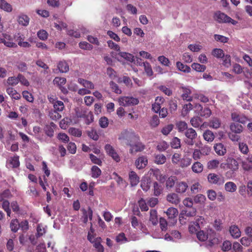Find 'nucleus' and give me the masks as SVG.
<instances>
[{"label": "nucleus", "instance_id": "44", "mask_svg": "<svg viewBox=\"0 0 252 252\" xmlns=\"http://www.w3.org/2000/svg\"><path fill=\"white\" fill-rule=\"evenodd\" d=\"M170 145L173 149L180 148L181 147V140L177 137H173L170 142Z\"/></svg>", "mask_w": 252, "mask_h": 252}, {"label": "nucleus", "instance_id": "36", "mask_svg": "<svg viewBox=\"0 0 252 252\" xmlns=\"http://www.w3.org/2000/svg\"><path fill=\"white\" fill-rule=\"evenodd\" d=\"M149 220L152 222L153 225H156L158 222V219L157 215V212L155 209H152L150 212Z\"/></svg>", "mask_w": 252, "mask_h": 252}, {"label": "nucleus", "instance_id": "45", "mask_svg": "<svg viewBox=\"0 0 252 252\" xmlns=\"http://www.w3.org/2000/svg\"><path fill=\"white\" fill-rule=\"evenodd\" d=\"M55 125L54 124L52 123L50 125H46L44 128L45 133L48 136L51 137L54 135V129L52 127Z\"/></svg>", "mask_w": 252, "mask_h": 252}, {"label": "nucleus", "instance_id": "3", "mask_svg": "<svg viewBox=\"0 0 252 252\" xmlns=\"http://www.w3.org/2000/svg\"><path fill=\"white\" fill-rule=\"evenodd\" d=\"M221 168L226 170L229 169L231 172L234 173L239 168V163L238 161L234 158L229 157L226 159V162L221 163L220 164Z\"/></svg>", "mask_w": 252, "mask_h": 252}, {"label": "nucleus", "instance_id": "25", "mask_svg": "<svg viewBox=\"0 0 252 252\" xmlns=\"http://www.w3.org/2000/svg\"><path fill=\"white\" fill-rule=\"evenodd\" d=\"M76 116L77 117L81 118V117H85V123L87 125L90 124L93 121L94 117L92 112H89L87 114H85L84 113L81 114L78 112H76Z\"/></svg>", "mask_w": 252, "mask_h": 252}, {"label": "nucleus", "instance_id": "52", "mask_svg": "<svg viewBox=\"0 0 252 252\" xmlns=\"http://www.w3.org/2000/svg\"><path fill=\"white\" fill-rule=\"evenodd\" d=\"M212 55L217 58H222L224 54L222 49L216 48L212 51Z\"/></svg>", "mask_w": 252, "mask_h": 252}, {"label": "nucleus", "instance_id": "38", "mask_svg": "<svg viewBox=\"0 0 252 252\" xmlns=\"http://www.w3.org/2000/svg\"><path fill=\"white\" fill-rule=\"evenodd\" d=\"M101 239L100 237H97L95 238V241L93 243L94 247L96 249L98 252H103L104 248L101 244Z\"/></svg>", "mask_w": 252, "mask_h": 252}, {"label": "nucleus", "instance_id": "22", "mask_svg": "<svg viewBox=\"0 0 252 252\" xmlns=\"http://www.w3.org/2000/svg\"><path fill=\"white\" fill-rule=\"evenodd\" d=\"M166 199L169 202L175 205L178 204L180 201L178 195L175 193L168 194Z\"/></svg>", "mask_w": 252, "mask_h": 252}, {"label": "nucleus", "instance_id": "24", "mask_svg": "<svg viewBox=\"0 0 252 252\" xmlns=\"http://www.w3.org/2000/svg\"><path fill=\"white\" fill-rule=\"evenodd\" d=\"M47 226L43 225L42 224H38L36 227V233L35 234V237L36 238H38L42 236L46 232Z\"/></svg>", "mask_w": 252, "mask_h": 252}, {"label": "nucleus", "instance_id": "61", "mask_svg": "<svg viewBox=\"0 0 252 252\" xmlns=\"http://www.w3.org/2000/svg\"><path fill=\"white\" fill-rule=\"evenodd\" d=\"M193 108V105L190 103L184 105L182 109V114L186 116Z\"/></svg>", "mask_w": 252, "mask_h": 252}, {"label": "nucleus", "instance_id": "40", "mask_svg": "<svg viewBox=\"0 0 252 252\" xmlns=\"http://www.w3.org/2000/svg\"><path fill=\"white\" fill-rule=\"evenodd\" d=\"M1 203L2 208L5 211L7 215L9 217L11 215V210L10 209V203L7 200H3Z\"/></svg>", "mask_w": 252, "mask_h": 252}, {"label": "nucleus", "instance_id": "58", "mask_svg": "<svg viewBox=\"0 0 252 252\" xmlns=\"http://www.w3.org/2000/svg\"><path fill=\"white\" fill-rule=\"evenodd\" d=\"M190 122L192 126L194 127H199L202 123L201 119L198 117L192 118Z\"/></svg>", "mask_w": 252, "mask_h": 252}, {"label": "nucleus", "instance_id": "37", "mask_svg": "<svg viewBox=\"0 0 252 252\" xmlns=\"http://www.w3.org/2000/svg\"><path fill=\"white\" fill-rule=\"evenodd\" d=\"M221 122L219 119L213 118L209 123V126L213 128L217 129L220 126Z\"/></svg>", "mask_w": 252, "mask_h": 252}, {"label": "nucleus", "instance_id": "57", "mask_svg": "<svg viewBox=\"0 0 252 252\" xmlns=\"http://www.w3.org/2000/svg\"><path fill=\"white\" fill-rule=\"evenodd\" d=\"M37 35L40 40L44 41L46 40L48 37V34L47 32L44 30H39L37 32Z\"/></svg>", "mask_w": 252, "mask_h": 252}, {"label": "nucleus", "instance_id": "7", "mask_svg": "<svg viewBox=\"0 0 252 252\" xmlns=\"http://www.w3.org/2000/svg\"><path fill=\"white\" fill-rule=\"evenodd\" d=\"M209 183L217 185H221L224 183V178L215 173H209L207 176Z\"/></svg>", "mask_w": 252, "mask_h": 252}, {"label": "nucleus", "instance_id": "49", "mask_svg": "<svg viewBox=\"0 0 252 252\" xmlns=\"http://www.w3.org/2000/svg\"><path fill=\"white\" fill-rule=\"evenodd\" d=\"M10 227L12 231L16 232L19 228V222L17 219H13L11 221Z\"/></svg>", "mask_w": 252, "mask_h": 252}, {"label": "nucleus", "instance_id": "2", "mask_svg": "<svg viewBox=\"0 0 252 252\" xmlns=\"http://www.w3.org/2000/svg\"><path fill=\"white\" fill-rule=\"evenodd\" d=\"M118 139L122 144L129 146L139 140V136L132 130H124L120 134Z\"/></svg>", "mask_w": 252, "mask_h": 252}, {"label": "nucleus", "instance_id": "17", "mask_svg": "<svg viewBox=\"0 0 252 252\" xmlns=\"http://www.w3.org/2000/svg\"><path fill=\"white\" fill-rule=\"evenodd\" d=\"M17 21L20 25L27 27L29 24L30 18L25 14H21L17 16Z\"/></svg>", "mask_w": 252, "mask_h": 252}, {"label": "nucleus", "instance_id": "26", "mask_svg": "<svg viewBox=\"0 0 252 252\" xmlns=\"http://www.w3.org/2000/svg\"><path fill=\"white\" fill-rule=\"evenodd\" d=\"M138 64L144 67V70L148 76H151L153 75V71L151 64L148 62L139 63Z\"/></svg>", "mask_w": 252, "mask_h": 252}, {"label": "nucleus", "instance_id": "64", "mask_svg": "<svg viewBox=\"0 0 252 252\" xmlns=\"http://www.w3.org/2000/svg\"><path fill=\"white\" fill-rule=\"evenodd\" d=\"M106 73L111 79L114 80L117 77L116 72L111 67L107 68Z\"/></svg>", "mask_w": 252, "mask_h": 252}, {"label": "nucleus", "instance_id": "34", "mask_svg": "<svg viewBox=\"0 0 252 252\" xmlns=\"http://www.w3.org/2000/svg\"><path fill=\"white\" fill-rule=\"evenodd\" d=\"M191 169L194 173H201L203 170V165L201 162L196 161L192 164Z\"/></svg>", "mask_w": 252, "mask_h": 252}, {"label": "nucleus", "instance_id": "32", "mask_svg": "<svg viewBox=\"0 0 252 252\" xmlns=\"http://www.w3.org/2000/svg\"><path fill=\"white\" fill-rule=\"evenodd\" d=\"M79 83L87 89H94V84L89 81L86 80L82 78H79L78 80Z\"/></svg>", "mask_w": 252, "mask_h": 252}, {"label": "nucleus", "instance_id": "62", "mask_svg": "<svg viewBox=\"0 0 252 252\" xmlns=\"http://www.w3.org/2000/svg\"><path fill=\"white\" fill-rule=\"evenodd\" d=\"M173 125L172 124L168 125L162 128L161 133L164 135H167L173 129Z\"/></svg>", "mask_w": 252, "mask_h": 252}, {"label": "nucleus", "instance_id": "29", "mask_svg": "<svg viewBox=\"0 0 252 252\" xmlns=\"http://www.w3.org/2000/svg\"><path fill=\"white\" fill-rule=\"evenodd\" d=\"M225 190L227 192H234L237 189L236 185L233 182H228L224 185Z\"/></svg>", "mask_w": 252, "mask_h": 252}, {"label": "nucleus", "instance_id": "11", "mask_svg": "<svg viewBox=\"0 0 252 252\" xmlns=\"http://www.w3.org/2000/svg\"><path fill=\"white\" fill-rule=\"evenodd\" d=\"M165 213L166 214L168 219L172 221L171 222L172 224H174L176 222V220H175V219L176 218L178 215V210L174 207H170Z\"/></svg>", "mask_w": 252, "mask_h": 252}, {"label": "nucleus", "instance_id": "53", "mask_svg": "<svg viewBox=\"0 0 252 252\" xmlns=\"http://www.w3.org/2000/svg\"><path fill=\"white\" fill-rule=\"evenodd\" d=\"M206 200V197L203 194H197L194 196L193 201L195 203L204 204Z\"/></svg>", "mask_w": 252, "mask_h": 252}, {"label": "nucleus", "instance_id": "31", "mask_svg": "<svg viewBox=\"0 0 252 252\" xmlns=\"http://www.w3.org/2000/svg\"><path fill=\"white\" fill-rule=\"evenodd\" d=\"M118 55L127 61L131 63L133 62L135 60L134 56L127 52L120 51L118 53Z\"/></svg>", "mask_w": 252, "mask_h": 252}, {"label": "nucleus", "instance_id": "19", "mask_svg": "<svg viewBox=\"0 0 252 252\" xmlns=\"http://www.w3.org/2000/svg\"><path fill=\"white\" fill-rule=\"evenodd\" d=\"M229 232L231 236L235 239H237L241 236V232L238 226L233 225L229 228Z\"/></svg>", "mask_w": 252, "mask_h": 252}, {"label": "nucleus", "instance_id": "16", "mask_svg": "<svg viewBox=\"0 0 252 252\" xmlns=\"http://www.w3.org/2000/svg\"><path fill=\"white\" fill-rule=\"evenodd\" d=\"M214 148L216 154L220 156H223L226 153V147L222 143L216 144Z\"/></svg>", "mask_w": 252, "mask_h": 252}, {"label": "nucleus", "instance_id": "33", "mask_svg": "<svg viewBox=\"0 0 252 252\" xmlns=\"http://www.w3.org/2000/svg\"><path fill=\"white\" fill-rule=\"evenodd\" d=\"M220 164V162L218 159L210 160L207 163V167L209 170L216 169L218 167Z\"/></svg>", "mask_w": 252, "mask_h": 252}, {"label": "nucleus", "instance_id": "43", "mask_svg": "<svg viewBox=\"0 0 252 252\" xmlns=\"http://www.w3.org/2000/svg\"><path fill=\"white\" fill-rule=\"evenodd\" d=\"M204 139L208 142H212L215 138L214 133L210 130H206L203 133Z\"/></svg>", "mask_w": 252, "mask_h": 252}, {"label": "nucleus", "instance_id": "50", "mask_svg": "<svg viewBox=\"0 0 252 252\" xmlns=\"http://www.w3.org/2000/svg\"><path fill=\"white\" fill-rule=\"evenodd\" d=\"M169 147L168 144L165 141H160L157 146L158 150L160 152L164 151Z\"/></svg>", "mask_w": 252, "mask_h": 252}, {"label": "nucleus", "instance_id": "8", "mask_svg": "<svg viewBox=\"0 0 252 252\" xmlns=\"http://www.w3.org/2000/svg\"><path fill=\"white\" fill-rule=\"evenodd\" d=\"M104 148L107 154L111 157L115 161L118 162L120 161V158L119 155L112 146L110 144H106Z\"/></svg>", "mask_w": 252, "mask_h": 252}, {"label": "nucleus", "instance_id": "46", "mask_svg": "<svg viewBox=\"0 0 252 252\" xmlns=\"http://www.w3.org/2000/svg\"><path fill=\"white\" fill-rule=\"evenodd\" d=\"M176 126L178 131L180 132L185 131L188 128L187 124L184 121H180L177 123Z\"/></svg>", "mask_w": 252, "mask_h": 252}, {"label": "nucleus", "instance_id": "4", "mask_svg": "<svg viewBox=\"0 0 252 252\" xmlns=\"http://www.w3.org/2000/svg\"><path fill=\"white\" fill-rule=\"evenodd\" d=\"M214 18L216 21L220 23H230L233 25H235L237 24L236 21L233 20L230 17L220 11L215 13Z\"/></svg>", "mask_w": 252, "mask_h": 252}, {"label": "nucleus", "instance_id": "14", "mask_svg": "<svg viewBox=\"0 0 252 252\" xmlns=\"http://www.w3.org/2000/svg\"><path fill=\"white\" fill-rule=\"evenodd\" d=\"M148 164V159L145 156L139 157L135 162V165L138 169L144 168Z\"/></svg>", "mask_w": 252, "mask_h": 252}, {"label": "nucleus", "instance_id": "18", "mask_svg": "<svg viewBox=\"0 0 252 252\" xmlns=\"http://www.w3.org/2000/svg\"><path fill=\"white\" fill-rule=\"evenodd\" d=\"M149 173L150 174H153L154 176H155L157 180H158L161 183L164 182L166 180V176L165 175H162L160 171L158 169H151L149 171Z\"/></svg>", "mask_w": 252, "mask_h": 252}, {"label": "nucleus", "instance_id": "59", "mask_svg": "<svg viewBox=\"0 0 252 252\" xmlns=\"http://www.w3.org/2000/svg\"><path fill=\"white\" fill-rule=\"evenodd\" d=\"M166 158L162 154L158 155L155 157V162L158 164H162L166 161Z\"/></svg>", "mask_w": 252, "mask_h": 252}, {"label": "nucleus", "instance_id": "1", "mask_svg": "<svg viewBox=\"0 0 252 252\" xmlns=\"http://www.w3.org/2000/svg\"><path fill=\"white\" fill-rule=\"evenodd\" d=\"M206 230H200L196 233V236L197 239L200 241H205L209 238L207 246L211 247L219 243V240L218 238L215 237L216 232L211 228L208 227L205 228Z\"/></svg>", "mask_w": 252, "mask_h": 252}, {"label": "nucleus", "instance_id": "15", "mask_svg": "<svg viewBox=\"0 0 252 252\" xmlns=\"http://www.w3.org/2000/svg\"><path fill=\"white\" fill-rule=\"evenodd\" d=\"M49 101L53 104L54 110L61 112L64 108V104L63 101L55 99L54 98L49 97Z\"/></svg>", "mask_w": 252, "mask_h": 252}, {"label": "nucleus", "instance_id": "63", "mask_svg": "<svg viewBox=\"0 0 252 252\" xmlns=\"http://www.w3.org/2000/svg\"><path fill=\"white\" fill-rule=\"evenodd\" d=\"M200 228L195 222H191L189 226V230L190 233H196Z\"/></svg>", "mask_w": 252, "mask_h": 252}, {"label": "nucleus", "instance_id": "21", "mask_svg": "<svg viewBox=\"0 0 252 252\" xmlns=\"http://www.w3.org/2000/svg\"><path fill=\"white\" fill-rule=\"evenodd\" d=\"M191 91L188 88H182V97L184 100L188 101H190L192 100V97L191 95Z\"/></svg>", "mask_w": 252, "mask_h": 252}, {"label": "nucleus", "instance_id": "54", "mask_svg": "<svg viewBox=\"0 0 252 252\" xmlns=\"http://www.w3.org/2000/svg\"><path fill=\"white\" fill-rule=\"evenodd\" d=\"M176 177L170 176L166 180V187L167 189L172 188L175 185Z\"/></svg>", "mask_w": 252, "mask_h": 252}, {"label": "nucleus", "instance_id": "60", "mask_svg": "<svg viewBox=\"0 0 252 252\" xmlns=\"http://www.w3.org/2000/svg\"><path fill=\"white\" fill-rule=\"evenodd\" d=\"M69 133L74 136L80 137L82 135V131L78 128L71 127L68 130Z\"/></svg>", "mask_w": 252, "mask_h": 252}, {"label": "nucleus", "instance_id": "30", "mask_svg": "<svg viewBox=\"0 0 252 252\" xmlns=\"http://www.w3.org/2000/svg\"><path fill=\"white\" fill-rule=\"evenodd\" d=\"M0 8L7 12L12 11L11 5L5 0H0Z\"/></svg>", "mask_w": 252, "mask_h": 252}, {"label": "nucleus", "instance_id": "55", "mask_svg": "<svg viewBox=\"0 0 252 252\" xmlns=\"http://www.w3.org/2000/svg\"><path fill=\"white\" fill-rule=\"evenodd\" d=\"M79 47L85 50H91L93 48V46L86 41H82L79 43Z\"/></svg>", "mask_w": 252, "mask_h": 252}, {"label": "nucleus", "instance_id": "48", "mask_svg": "<svg viewBox=\"0 0 252 252\" xmlns=\"http://www.w3.org/2000/svg\"><path fill=\"white\" fill-rule=\"evenodd\" d=\"M191 67L193 69L197 72H203L206 70V68L205 65H202L196 63H194L191 64Z\"/></svg>", "mask_w": 252, "mask_h": 252}, {"label": "nucleus", "instance_id": "13", "mask_svg": "<svg viewBox=\"0 0 252 252\" xmlns=\"http://www.w3.org/2000/svg\"><path fill=\"white\" fill-rule=\"evenodd\" d=\"M66 79L64 77H57L53 80L54 84L58 86L62 92L64 94L67 93V92L66 89L63 87V86L66 83Z\"/></svg>", "mask_w": 252, "mask_h": 252}, {"label": "nucleus", "instance_id": "23", "mask_svg": "<svg viewBox=\"0 0 252 252\" xmlns=\"http://www.w3.org/2000/svg\"><path fill=\"white\" fill-rule=\"evenodd\" d=\"M129 179L132 186H136L139 182V177L137 174L133 171H130L129 173Z\"/></svg>", "mask_w": 252, "mask_h": 252}, {"label": "nucleus", "instance_id": "6", "mask_svg": "<svg viewBox=\"0 0 252 252\" xmlns=\"http://www.w3.org/2000/svg\"><path fill=\"white\" fill-rule=\"evenodd\" d=\"M119 104L124 106L135 105L139 103V99L132 96H122L119 98Z\"/></svg>", "mask_w": 252, "mask_h": 252}, {"label": "nucleus", "instance_id": "10", "mask_svg": "<svg viewBox=\"0 0 252 252\" xmlns=\"http://www.w3.org/2000/svg\"><path fill=\"white\" fill-rule=\"evenodd\" d=\"M134 144H131L129 146L130 149L129 152L131 154H134L137 152H141L145 149V146L141 142L138 141V140L134 142Z\"/></svg>", "mask_w": 252, "mask_h": 252}, {"label": "nucleus", "instance_id": "47", "mask_svg": "<svg viewBox=\"0 0 252 252\" xmlns=\"http://www.w3.org/2000/svg\"><path fill=\"white\" fill-rule=\"evenodd\" d=\"M101 170L97 166L94 165L91 168L92 177L94 178H98L101 174Z\"/></svg>", "mask_w": 252, "mask_h": 252}, {"label": "nucleus", "instance_id": "20", "mask_svg": "<svg viewBox=\"0 0 252 252\" xmlns=\"http://www.w3.org/2000/svg\"><path fill=\"white\" fill-rule=\"evenodd\" d=\"M188 188V185L185 182H177L175 187V190L177 192L182 193L186 192Z\"/></svg>", "mask_w": 252, "mask_h": 252}, {"label": "nucleus", "instance_id": "5", "mask_svg": "<svg viewBox=\"0 0 252 252\" xmlns=\"http://www.w3.org/2000/svg\"><path fill=\"white\" fill-rule=\"evenodd\" d=\"M185 135L187 138L184 140L185 143L188 145L192 146L197 135L196 131L192 128H189L185 131Z\"/></svg>", "mask_w": 252, "mask_h": 252}, {"label": "nucleus", "instance_id": "41", "mask_svg": "<svg viewBox=\"0 0 252 252\" xmlns=\"http://www.w3.org/2000/svg\"><path fill=\"white\" fill-rule=\"evenodd\" d=\"M230 129L232 131L236 133H240L242 132L243 127V126L238 124H231L230 126Z\"/></svg>", "mask_w": 252, "mask_h": 252}, {"label": "nucleus", "instance_id": "27", "mask_svg": "<svg viewBox=\"0 0 252 252\" xmlns=\"http://www.w3.org/2000/svg\"><path fill=\"white\" fill-rule=\"evenodd\" d=\"M6 93L14 99L18 100L20 98L21 95L15 89L13 88L9 87L6 89Z\"/></svg>", "mask_w": 252, "mask_h": 252}, {"label": "nucleus", "instance_id": "35", "mask_svg": "<svg viewBox=\"0 0 252 252\" xmlns=\"http://www.w3.org/2000/svg\"><path fill=\"white\" fill-rule=\"evenodd\" d=\"M4 140L3 142H6L7 143V146L10 144L11 141H13L15 140V135L12 134L11 131L7 130L6 132L4 133Z\"/></svg>", "mask_w": 252, "mask_h": 252}, {"label": "nucleus", "instance_id": "51", "mask_svg": "<svg viewBox=\"0 0 252 252\" xmlns=\"http://www.w3.org/2000/svg\"><path fill=\"white\" fill-rule=\"evenodd\" d=\"M239 149L241 153L244 155H247L249 152L248 145L244 142H240L239 143Z\"/></svg>", "mask_w": 252, "mask_h": 252}, {"label": "nucleus", "instance_id": "42", "mask_svg": "<svg viewBox=\"0 0 252 252\" xmlns=\"http://www.w3.org/2000/svg\"><path fill=\"white\" fill-rule=\"evenodd\" d=\"M191 159L189 158H181L179 162V165L182 168L187 167L189 166L191 163Z\"/></svg>", "mask_w": 252, "mask_h": 252}, {"label": "nucleus", "instance_id": "12", "mask_svg": "<svg viewBox=\"0 0 252 252\" xmlns=\"http://www.w3.org/2000/svg\"><path fill=\"white\" fill-rule=\"evenodd\" d=\"M7 166L8 168H17L20 165L19 157L15 155L13 157H10L7 161Z\"/></svg>", "mask_w": 252, "mask_h": 252}, {"label": "nucleus", "instance_id": "56", "mask_svg": "<svg viewBox=\"0 0 252 252\" xmlns=\"http://www.w3.org/2000/svg\"><path fill=\"white\" fill-rule=\"evenodd\" d=\"M158 59L160 63L164 66H169L171 65V63L169 59L164 56H159Z\"/></svg>", "mask_w": 252, "mask_h": 252}, {"label": "nucleus", "instance_id": "28", "mask_svg": "<svg viewBox=\"0 0 252 252\" xmlns=\"http://www.w3.org/2000/svg\"><path fill=\"white\" fill-rule=\"evenodd\" d=\"M176 67L179 71L184 73H189L191 71V68L189 66L183 64L181 62L176 63Z\"/></svg>", "mask_w": 252, "mask_h": 252}, {"label": "nucleus", "instance_id": "39", "mask_svg": "<svg viewBox=\"0 0 252 252\" xmlns=\"http://www.w3.org/2000/svg\"><path fill=\"white\" fill-rule=\"evenodd\" d=\"M58 68L59 71L62 73H66L69 70V66L64 61H61L59 63Z\"/></svg>", "mask_w": 252, "mask_h": 252}, {"label": "nucleus", "instance_id": "9", "mask_svg": "<svg viewBox=\"0 0 252 252\" xmlns=\"http://www.w3.org/2000/svg\"><path fill=\"white\" fill-rule=\"evenodd\" d=\"M195 109L197 113L202 117L208 118L210 117L212 114V112L209 108L207 107L203 109L202 106L199 104H196L195 105Z\"/></svg>", "mask_w": 252, "mask_h": 252}]
</instances>
